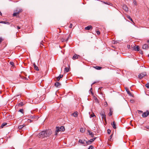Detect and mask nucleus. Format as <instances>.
Listing matches in <instances>:
<instances>
[{
    "label": "nucleus",
    "instance_id": "1",
    "mask_svg": "<svg viewBox=\"0 0 149 149\" xmlns=\"http://www.w3.org/2000/svg\"><path fill=\"white\" fill-rule=\"evenodd\" d=\"M52 134V132L51 130H46L40 132L39 135L40 137H47L49 136Z\"/></svg>",
    "mask_w": 149,
    "mask_h": 149
},
{
    "label": "nucleus",
    "instance_id": "2",
    "mask_svg": "<svg viewBox=\"0 0 149 149\" xmlns=\"http://www.w3.org/2000/svg\"><path fill=\"white\" fill-rule=\"evenodd\" d=\"M22 11L23 10L21 8H17L16 10H15V12L13 14V16L15 17L16 16Z\"/></svg>",
    "mask_w": 149,
    "mask_h": 149
},
{
    "label": "nucleus",
    "instance_id": "3",
    "mask_svg": "<svg viewBox=\"0 0 149 149\" xmlns=\"http://www.w3.org/2000/svg\"><path fill=\"white\" fill-rule=\"evenodd\" d=\"M65 130V128L64 127L61 126L60 127H56V131L55 135H57L58 134L57 133L60 131H63Z\"/></svg>",
    "mask_w": 149,
    "mask_h": 149
},
{
    "label": "nucleus",
    "instance_id": "4",
    "mask_svg": "<svg viewBox=\"0 0 149 149\" xmlns=\"http://www.w3.org/2000/svg\"><path fill=\"white\" fill-rule=\"evenodd\" d=\"M131 49L134 50L136 51H139V46H135L133 47H132Z\"/></svg>",
    "mask_w": 149,
    "mask_h": 149
},
{
    "label": "nucleus",
    "instance_id": "5",
    "mask_svg": "<svg viewBox=\"0 0 149 149\" xmlns=\"http://www.w3.org/2000/svg\"><path fill=\"white\" fill-rule=\"evenodd\" d=\"M146 72H143L140 74L138 75V77L139 79L142 78L143 77L146 75Z\"/></svg>",
    "mask_w": 149,
    "mask_h": 149
},
{
    "label": "nucleus",
    "instance_id": "6",
    "mask_svg": "<svg viewBox=\"0 0 149 149\" xmlns=\"http://www.w3.org/2000/svg\"><path fill=\"white\" fill-rule=\"evenodd\" d=\"M96 139V138H95L92 139H91L89 141H86V144L87 145H90V144L93 141Z\"/></svg>",
    "mask_w": 149,
    "mask_h": 149
},
{
    "label": "nucleus",
    "instance_id": "7",
    "mask_svg": "<svg viewBox=\"0 0 149 149\" xmlns=\"http://www.w3.org/2000/svg\"><path fill=\"white\" fill-rule=\"evenodd\" d=\"M149 115V111H147L143 113L142 116L143 118L146 117Z\"/></svg>",
    "mask_w": 149,
    "mask_h": 149
},
{
    "label": "nucleus",
    "instance_id": "8",
    "mask_svg": "<svg viewBox=\"0 0 149 149\" xmlns=\"http://www.w3.org/2000/svg\"><path fill=\"white\" fill-rule=\"evenodd\" d=\"M100 114L101 116H102V119H104L105 120H106V116L105 113L104 112L102 111L100 113Z\"/></svg>",
    "mask_w": 149,
    "mask_h": 149
},
{
    "label": "nucleus",
    "instance_id": "9",
    "mask_svg": "<svg viewBox=\"0 0 149 149\" xmlns=\"http://www.w3.org/2000/svg\"><path fill=\"white\" fill-rule=\"evenodd\" d=\"M85 141V140L80 139L79 140V142L80 143L83 144L84 146H85L87 144H86V143H85V142H84Z\"/></svg>",
    "mask_w": 149,
    "mask_h": 149
},
{
    "label": "nucleus",
    "instance_id": "10",
    "mask_svg": "<svg viewBox=\"0 0 149 149\" xmlns=\"http://www.w3.org/2000/svg\"><path fill=\"white\" fill-rule=\"evenodd\" d=\"M79 56L77 54H75L72 57V59L73 60H75L76 59L78 58L79 57Z\"/></svg>",
    "mask_w": 149,
    "mask_h": 149
},
{
    "label": "nucleus",
    "instance_id": "11",
    "mask_svg": "<svg viewBox=\"0 0 149 149\" xmlns=\"http://www.w3.org/2000/svg\"><path fill=\"white\" fill-rule=\"evenodd\" d=\"M149 46L146 44H145L142 47V48L144 49H147L149 48Z\"/></svg>",
    "mask_w": 149,
    "mask_h": 149
},
{
    "label": "nucleus",
    "instance_id": "12",
    "mask_svg": "<svg viewBox=\"0 0 149 149\" xmlns=\"http://www.w3.org/2000/svg\"><path fill=\"white\" fill-rule=\"evenodd\" d=\"M63 76L62 74L60 75L59 76L56 78V81H58L60 79L63 77Z\"/></svg>",
    "mask_w": 149,
    "mask_h": 149
},
{
    "label": "nucleus",
    "instance_id": "13",
    "mask_svg": "<svg viewBox=\"0 0 149 149\" xmlns=\"http://www.w3.org/2000/svg\"><path fill=\"white\" fill-rule=\"evenodd\" d=\"M78 114V113L77 111H76L72 113V116H73L74 117H77Z\"/></svg>",
    "mask_w": 149,
    "mask_h": 149
},
{
    "label": "nucleus",
    "instance_id": "14",
    "mask_svg": "<svg viewBox=\"0 0 149 149\" xmlns=\"http://www.w3.org/2000/svg\"><path fill=\"white\" fill-rule=\"evenodd\" d=\"M111 124L113 128L115 129L116 128V125L114 121H113L112 123H111Z\"/></svg>",
    "mask_w": 149,
    "mask_h": 149
},
{
    "label": "nucleus",
    "instance_id": "15",
    "mask_svg": "<svg viewBox=\"0 0 149 149\" xmlns=\"http://www.w3.org/2000/svg\"><path fill=\"white\" fill-rule=\"evenodd\" d=\"M92 29V26H88L86 27L85 28V30H90L91 29Z\"/></svg>",
    "mask_w": 149,
    "mask_h": 149
},
{
    "label": "nucleus",
    "instance_id": "16",
    "mask_svg": "<svg viewBox=\"0 0 149 149\" xmlns=\"http://www.w3.org/2000/svg\"><path fill=\"white\" fill-rule=\"evenodd\" d=\"M33 65L34 66V69L37 71H39V70L38 67L37 66H36V65L35 63H34L33 64Z\"/></svg>",
    "mask_w": 149,
    "mask_h": 149
},
{
    "label": "nucleus",
    "instance_id": "17",
    "mask_svg": "<svg viewBox=\"0 0 149 149\" xmlns=\"http://www.w3.org/2000/svg\"><path fill=\"white\" fill-rule=\"evenodd\" d=\"M123 8L126 11H127L128 10V8L126 5L124 6L123 7Z\"/></svg>",
    "mask_w": 149,
    "mask_h": 149
},
{
    "label": "nucleus",
    "instance_id": "18",
    "mask_svg": "<svg viewBox=\"0 0 149 149\" xmlns=\"http://www.w3.org/2000/svg\"><path fill=\"white\" fill-rule=\"evenodd\" d=\"M88 132L89 133V135H91L92 137H94V134L93 132H91L89 130H88Z\"/></svg>",
    "mask_w": 149,
    "mask_h": 149
},
{
    "label": "nucleus",
    "instance_id": "19",
    "mask_svg": "<svg viewBox=\"0 0 149 149\" xmlns=\"http://www.w3.org/2000/svg\"><path fill=\"white\" fill-rule=\"evenodd\" d=\"M125 89L127 92V93L129 95H130V92L128 88L127 87H125Z\"/></svg>",
    "mask_w": 149,
    "mask_h": 149
},
{
    "label": "nucleus",
    "instance_id": "20",
    "mask_svg": "<svg viewBox=\"0 0 149 149\" xmlns=\"http://www.w3.org/2000/svg\"><path fill=\"white\" fill-rule=\"evenodd\" d=\"M93 68L95 69L98 70H101L102 68V67L100 66H94Z\"/></svg>",
    "mask_w": 149,
    "mask_h": 149
},
{
    "label": "nucleus",
    "instance_id": "21",
    "mask_svg": "<svg viewBox=\"0 0 149 149\" xmlns=\"http://www.w3.org/2000/svg\"><path fill=\"white\" fill-rule=\"evenodd\" d=\"M23 105H24V104H23V102H21L17 104L16 106H19V107H21V106H23Z\"/></svg>",
    "mask_w": 149,
    "mask_h": 149
},
{
    "label": "nucleus",
    "instance_id": "22",
    "mask_svg": "<svg viewBox=\"0 0 149 149\" xmlns=\"http://www.w3.org/2000/svg\"><path fill=\"white\" fill-rule=\"evenodd\" d=\"M65 71V72H68L69 71V67H66L64 69Z\"/></svg>",
    "mask_w": 149,
    "mask_h": 149
},
{
    "label": "nucleus",
    "instance_id": "23",
    "mask_svg": "<svg viewBox=\"0 0 149 149\" xmlns=\"http://www.w3.org/2000/svg\"><path fill=\"white\" fill-rule=\"evenodd\" d=\"M54 85L56 87H58L60 85V84L58 82H56L55 83Z\"/></svg>",
    "mask_w": 149,
    "mask_h": 149
},
{
    "label": "nucleus",
    "instance_id": "24",
    "mask_svg": "<svg viewBox=\"0 0 149 149\" xmlns=\"http://www.w3.org/2000/svg\"><path fill=\"white\" fill-rule=\"evenodd\" d=\"M7 124V123H3L1 125V128H3L4 126H5Z\"/></svg>",
    "mask_w": 149,
    "mask_h": 149
},
{
    "label": "nucleus",
    "instance_id": "25",
    "mask_svg": "<svg viewBox=\"0 0 149 149\" xmlns=\"http://www.w3.org/2000/svg\"><path fill=\"white\" fill-rule=\"evenodd\" d=\"M25 125H20L18 126V128L19 129H21Z\"/></svg>",
    "mask_w": 149,
    "mask_h": 149
},
{
    "label": "nucleus",
    "instance_id": "26",
    "mask_svg": "<svg viewBox=\"0 0 149 149\" xmlns=\"http://www.w3.org/2000/svg\"><path fill=\"white\" fill-rule=\"evenodd\" d=\"M94 99L95 100V102L96 103H99V100L97 97H95L94 98Z\"/></svg>",
    "mask_w": 149,
    "mask_h": 149
},
{
    "label": "nucleus",
    "instance_id": "27",
    "mask_svg": "<svg viewBox=\"0 0 149 149\" xmlns=\"http://www.w3.org/2000/svg\"><path fill=\"white\" fill-rule=\"evenodd\" d=\"M133 4L134 6H136L137 5V3L136 0H134L133 2Z\"/></svg>",
    "mask_w": 149,
    "mask_h": 149
},
{
    "label": "nucleus",
    "instance_id": "28",
    "mask_svg": "<svg viewBox=\"0 0 149 149\" xmlns=\"http://www.w3.org/2000/svg\"><path fill=\"white\" fill-rule=\"evenodd\" d=\"M112 134L111 135L109 138L108 140H109L110 141H112L113 140L112 139Z\"/></svg>",
    "mask_w": 149,
    "mask_h": 149
},
{
    "label": "nucleus",
    "instance_id": "29",
    "mask_svg": "<svg viewBox=\"0 0 149 149\" xmlns=\"http://www.w3.org/2000/svg\"><path fill=\"white\" fill-rule=\"evenodd\" d=\"M112 111H111V109H110V112L109 113V116H112Z\"/></svg>",
    "mask_w": 149,
    "mask_h": 149
},
{
    "label": "nucleus",
    "instance_id": "30",
    "mask_svg": "<svg viewBox=\"0 0 149 149\" xmlns=\"http://www.w3.org/2000/svg\"><path fill=\"white\" fill-rule=\"evenodd\" d=\"M1 23L4 24H8L9 23V22H7L2 21L1 22Z\"/></svg>",
    "mask_w": 149,
    "mask_h": 149
},
{
    "label": "nucleus",
    "instance_id": "31",
    "mask_svg": "<svg viewBox=\"0 0 149 149\" xmlns=\"http://www.w3.org/2000/svg\"><path fill=\"white\" fill-rule=\"evenodd\" d=\"M94 116H95L94 113H93L90 115V118H91L93 117Z\"/></svg>",
    "mask_w": 149,
    "mask_h": 149
},
{
    "label": "nucleus",
    "instance_id": "32",
    "mask_svg": "<svg viewBox=\"0 0 149 149\" xmlns=\"http://www.w3.org/2000/svg\"><path fill=\"white\" fill-rule=\"evenodd\" d=\"M93 148H94L93 146L92 145H91L89 146V147L88 149H93Z\"/></svg>",
    "mask_w": 149,
    "mask_h": 149
},
{
    "label": "nucleus",
    "instance_id": "33",
    "mask_svg": "<svg viewBox=\"0 0 149 149\" xmlns=\"http://www.w3.org/2000/svg\"><path fill=\"white\" fill-rule=\"evenodd\" d=\"M145 86L147 88H149V83H147L145 85Z\"/></svg>",
    "mask_w": 149,
    "mask_h": 149
},
{
    "label": "nucleus",
    "instance_id": "34",
    "mask_svg": "<svg viewBox=\"0 0 149 149\" xmlns=\"http://www.w3.org/2000/svg\"><path fill=\"white\" fill-rule=\"evenodd\" d=\"M111 130H110L108 129L107 130V133L108 134H110L111 133Z\"/></svg>",
    "mask_w": 149,
    "mask_h": 149
},
{
    "label": "nucleus",
    "instance_id": "35",
    "mask_svg": "<svg viewBox=\"0 0 149 149\" xmlns=\"http://www.w3.org/2000/svg\"><path fill=\"white\" fill-rule=\"evenodd\" d=\"M104 106L105 107H107V106H108V104H107V102H105V103H104Z\"/></svg>",
    "mask_w": 149,
    "mask_h": 149
},
{
    "label": "nucleus",
    "instance_id": "36",
    "mask_svg": "<svg viewBox=\"0 0 149 149\" xmlns=\"http://www.w3.org/2000/svg\"><path fill=\"white\" fill-rule=\"evenodd\" d=\"M19 111L23 113V109H20Z\"/></svg>",
    "mask_w": 149,
    "mask_h": 149
},
{
    "label": "nucleus",
    "instance_id": "37",
    "mask_svg": "<svg viewBox=\"0 0 149 149\" xmlns=\"http://www.w3.org/2000/svg\"><path fill=\"white\" fill-rule=\"evenodd\" d=\"M10 64L12 66H13L14 65V63L13 62H10Z\"/></svg>",
    "mask_w": 149,
    "mask_h": 149
},
{
    "label": "nucleus",
    "instance_id": "38",
    "mask_svg": "<svg viewBox=\"0 0 149 149\" xmlns=\"http://www.w3.org/2000/svg\"><path fill=\"white\" fill-rule=\"evenodd\" d=\"M96 33H97V34L98 35H99L100 34V32L99 31H96Z\"/></svg>",
    "mask_w": 149,
    "mask_h": 149
},
{
    "label": "nucleus",
    "instance_id": "39",
    "mask_svg": "<svg viewBox=\"0 0 149 149\" xmlns=\"http://www.w3.org/2000/svg\"><path fill=\"white\" fill-rule=\"evenodd\" d=\"M72 23H71L70 25V28H72Z\"/></svg>",
    "mask_w": 149,
    "mask_h": 149
},
{
    "label": "nucleus",
    "instance_id": "40",
    "mask_svg": "<svg viewBox=\"0 0 149 149\" xmlns=\"http://www.w3.org/2000/svg\"><path fill=\"white\" fill-rule=\"evenodd\" d=\"M34 118V116H30V118H31V119L33 118Z\"/></svg>",
    "mask_w": 149,
    "mask_h": 149
},
{
    "label": "nucleus",
    "instance_id": "41",
    "mask_svg": "<svg viewBox=\"0 0 149 149\" xmlns=\"http://www.w3.org/2000/svg\"><path fill=\"white\" fill-rule=\"evenodd\" d=\"M83 128H81L80 129V131L81 132H83Z\"/></svg>",
    "mask_w": 149,
    "mask_h": 149
},
{
    "label": "nucleus",
    "instance_id": "42",
    "mask_svg": "<svg viewBox=\"0 0 149 149\" xmlns=\"http://www.w3.org/2000/svg\"><path fill=\"white\" fill-rule=\"evenodd\" d=\"M127 17L130 19V16L127 15Z\"/></svg>",
    "mask_w": 149,
    "mask_h": 149
},
{
    "label": "nucleus",
    "instance_id": "43",
    "mask_svg": "<svg viewBox=\"0 0 149 149\" xmlns=\"http://www.w3.org/2000/svg\"><path fill=\"white\" fill-rule=\"evenodd\" d=\"M28 121H29L30 123H31L32 122V120L31 119H29L28 120Z\"/></svg>",
    "mask_w": 149,
    "mask_h": 149
},
{
    "label": "nucleus",
    "instance_id": "44",
    "mask_svg": "<svg viewBox=\"0 0 149 149\" xmlns=\"http://www.w3.org/2000/svg\"><path fill=\"white\" fill-rule=\"evenodd\" d=\"M139 53H140L141 54H143V51H140V52H139Z\"/></svg>",
    "mask_w": 149,
    "mask_h": 149
},
{
    "label": "nucleus",
    "instance_id": "45",
    "mask_svg": "<svg viewBox=\"0 0 149 149\" xmlns=\"http://www.w3.org/2000/svg\"><path fill=\"white\" fill-rule=\"evenodd\" d=\"M146 128L147 129L149 130V126L146 127Z\"/></svg>",
    "mask_w": 149,
    "mask_h": 149
},
{
    "label": "nucleus",
    "instance_id": "46",
    "mask_svg": "<svg viewBox=\"0 0 149 149\" xmlns=\"http://www.w3.org/2000/svg\"><path fill=\"white\" fill-rule=\"evenodd\" d=\"M131 96H132V97H134V95L133 94H132L131 93Z\"/></svg>",
    "mask_w": 149,
    "mask_h": 149
},
{
    "label": "nucleus",
    "instance_id": "47",
    "mask_svg": "<svg viewBox=\"0 0 149 149\" xmlns=\"http://www.w3.org/2000/svg\"><path fill=\"white\" fill-rule=\"evenodd\" d=\"M127 47L128 48H130V45H127Z\"/></svg>",
    "mask_w": 149,
    "mask_h": 149
},
{
    "label": "nucleus",
    "instance_id": "48",
    "mask_svg": "<svg viewBox=\"0 0 149 149\" xmlns=\"http://www.w3.org/2000/svg\"><path fill=\"white\" fill-rule=\"evenodd\" d=\"M17 28L18 29H20V27L19 26H17Z\"/></svg>",
    "mask_w": 149,
    "mask_h": 149
},
{
    "label": "nucleus",
    "instance_id": "49",
    "mask_svg": "<svg viewBox=\"0 0 149 149\" xmlns=\"http://www.w3.org/2000/svg\"><path fill=\"white\" fill-rule=\"evenodd\" d=\"M147 42H148V44L149 45V40H147Z\"/></svg>",
    "mask_w": 149,
    "mask_h": 149
},
{
    "label": "nucleus",
    "instance_id": "50",
    "mask_svg": "<svg viewBox=\"0 0 149 149\" xmlns=\"http://www.w3.org/2000/svg\"><path fill=\"white\" fill-rule=\"evenodd\" d=\"M131 103L133 102V100H132L131 99Z\"/></svg>",
    "mask_w": 149,
    "mask_h": 149
},
{
    "label": "nucleus",
    "instance_id": "51",
    "mask_svg": "<svg viewBox=\"0 0 149 149\" xmlns=\"http://www.w3.org/2000/svg\"><path fill=\"white\" fill-rule=\"evenodd\" d=\"M68 38H69V37H68ZM68 38H67L66 40H65V41H67L68 40Z\"/></svg>",
    "mask_w": 149,
    "mask_h": 149
},
{
    "label": "nucleus",
    "instance_id": "52",
    "mask_svg": "<svg viewBox=\"0 0 149 149\" xmlns=\"http://www.w3.org/2000/svg\"><path fill=\"white\" fill-rule=\"evenodd\" d=\"M131 22H133V21L131 18Z\"/></svg>",
    "mask_w": 149,
    "mask_h": 149
},
{
    "label": "nucleus",
    "instance_id": "53",
    "mask_svg": "<svg viewBox=\"0 0 149 149\" xmlns=\"http://www.w3.org/2000/svg\"><path fill=\"white\" fill-rule=\"evenodd\" d=\"M95 82H93V84H95Z\"/></svg>",
    "mask_w": 149,
    "mask_h": 149
},
{
    "label": "nucleus",
    "instance_id": "54",
    "mask_svg": "<svg viewBox=\"0 0 149 149\" xmlns=\"http://www.w3.org/2000/svg\"><path fill=\"white\" fill-rule=\"evenodd\" d=\"M129 123H130V122Z\"/></svg>",
    "mask_w": 149,
    "mask_h": 149
},
{
    "label": "nucleus",
    "instance_id": "55",
    "mask_svg": "<svg viewBox=\"0 0 149 149\" xmlns=\"http://www.w3.org/2000/svg\"><path fill=\"white\" fill-rule=\"evenodd\" d=\"M106 3V4H108V3Z\"/></svg>",
    "mask_w": 149,
    "mask_h": 149
},
{
    "label": "nucleus",
    "instance_id": "56",
    "mask_svg": "<svg viewBox=\"0 0 149 149\" xmlns=\"http://www.w3.org/2000/svg\"><path fill=\"white\" fill-rule=\"evenodd\" d=\"M131 125L132 126H133V125H132V124Z\"/></svg>",
    "mask_w": 149,
    "mask_h": 149
},
{
    "label": "nucleus",
    "instance_id": "57",
    "mask_svg": "<svg viewBox=\"0 0 149 149\" xmlns=\"http://www.w3.org/2000/svg\"><path fill=\"white\" fill-rule=\"evenodd\" d=\"M148 57H149V54L148 55Z\"/></svg>",
    "mask_w": 149,
    "mask_h": 149
},
{
    "label": "nucleus",
    "instance_id": "58",
    "mask_svg": "<svg viewBox=\"0 0 149 149\" xmlns=\"http://www.w3.org/2000/svg\"><path fill=\"white\" fill-rule=\"evenodd\" d=\"M141 112H142V111H140Z\"/></svg>",
    "mask_w": 149,
    "mask_h": 149
},
{
    "label": "nucleus",
    "instance_id": "59",
    "mask_svg": "<svg viewBox=\"0 0 149 149\" xmlns=\"http://www.w3.org/2000/svg\"><path fill=\"white\" fill-rule=\"evenodd\" d=\"M0 23H1V21H0Z\"/></svg>",
    "mask_w": 149,
    "mask_h": 149
}]
</instances>
